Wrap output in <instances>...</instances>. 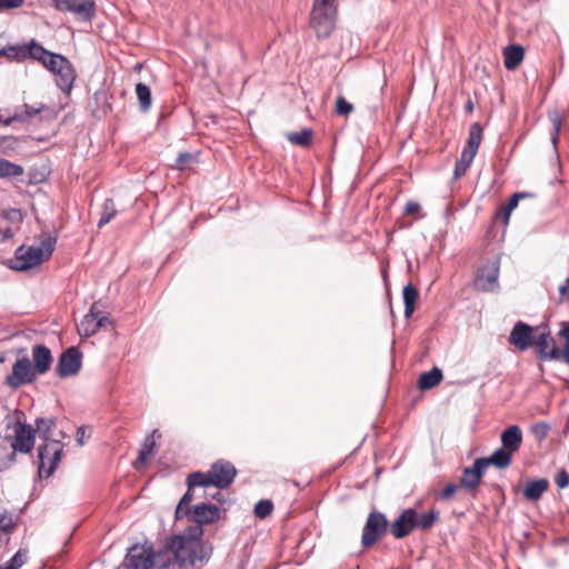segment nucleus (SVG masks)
Segmentation results:
<instances>
[{"label":"nucleus","mask_w":569,"mask_h":569,"mask_svg":"<svg viewBox=\"0 0 569 569\" xmlns=\"http://www.w3.org/2000/svg\"><path fill=\"white\" fill-rule=\"evenodd\" d=\"M549 481L545 478L529 481L523 489V497L528 501H537L548 490Z\"/></svg>","instance_id":"25"},{"label":"nucleus","mask_w":569,"mask_h":569,"mask_svg":"<svg viewBox=\"0 0 569 569\" xmlns=\"http://www.w3.org/2000/svg\"><path fill=\"white\" fill-rule=\"evenodd\" d=\"M3 121H4V120L0 117V123H3Z\"/></svg>","instance_id":"64"},{"label":"nucleus","mask_w":569,"mask_h":569,"mask_svg":"<svg viewBox=\"0 0 569 569\" xmlns=\"http://www.w3.org/2000/svg\"><path fill=\"white\" fill-rule=\"evenodd\" d=\"M405 302V317L410 318L415 311V303L419 297V291L411 283L407 284L402 291Z\"/></svg>","instance_id":"33"},{"label":"nucleus","mask_w":569,"mask_h":569,"mask_svg":"<svg viewBox=\"0 0 569 569\" xmlns=\"http://www.w3.org/2000/svg\"><path fill=\"white\" fill-rule=\"evenodd\" d=\"M221 509L216 505L201 502L186 509L184 517L198 525H211L220 519Z\"/></svg>","instance_id":"10"},{"label":"nucleus","mask_w":569,"mask_h":569,"mask_svg":"<svg viewBox=\"0 0 569 569\" xmlns=\"http://www.w3.org/2000/svg\"><path fill=\"white\" fill-rule=\"evenodd\" d=\"M26 551L19 550L7 562L10 563L13 568L19 569L26 562Z\"/></svg>","instance_id":"53"},{"label":"nucleus","mask_w":569,"mask_h":569,"mask_svg":"<svg viewBox=\"0 0 569 569\" xmlns=\"http://www.w3.org/2000/svg\"><path fill=\"white\" fill-rule=\"evenodd\" d=\"M156 563V555L144 546H132L124 559V566L128 569H150Z\"/></svg>","instance_id":"13"},{"label":"nucleus","mask_w":569,"mask_h":569,"mask_svg":"<svg viewBox=\"0 0 569 569\" xmlns=\"http://www.w3.org/2000/svg\"><path fill=\"white\" fill-rule=\"evenodd\" d=\"M439 517L440 512L437 509H431L428 512L422 513H419L416 510L415 529L428 531L436 525V522L439 520Z\"/></svg>","instance_id":"28"},{"label":"nucleus","mask_w":569,"mask_h":569,"mask_svg":"<svg viewBox=\"0 0 569 569\" xmlns=\"http://www.w3.org/2000/svg\"><path fill=\"white\" fill-rule=\"evenodd\" d=\"M117 214L116 206L112 199H107L102 207L101 217L98 221V227L102 228L107 223L110 222L112 218Z\"/></svg>","instance_id":"40"},{"label":"nucleus","mask_w":569,"mask_h":569,"mask_svg":"<svg viewBox=\"0 0 569 569\" xmlns=\"http://www.w3.org/2000/svg\"><path fill=\"white\" fill-rule=\"evenodd\" d=\"M152 569H180L179 563H172V558L168 552H158L156 563Z\"/></svg>","instance_id":"41"},{"label":"nucleus","mask_w":569,"mask_h":569,"mask_svg":"<svg viewBox=\"0 0 569 569\" xmlns=\"http://www.w3.org/2000/svg\"><path fill=\"white\" fill-rule=\"evenodd\" d=\"M420 210V204L416 201H408L405 206L403 213L407 216L416 214Z\"/></svg>","instance_id":"56"},{"label":"nucleus","mask_w":569,"mask_h":569,"mask_svg":"<svg viewBox=\"0 0 569 569\" xmlns=\"http://www.w3.org/2000/svg\"><path fill=\"white\" fill-rule=\"evenodd\" d=\"M502 448L517 452L522 443V431L519 426L512 425L506 428L500 436Z\"/></svg>","instance_id":"22"},{"label":"nucleus","mask_w":569,"mask_h":569,"mask_svg":"<svg viewBox=\"0 0 569 569\" xmlns=\"http://www.w3.org/2000/svg\"><path fill=\"white\" fill-rule=\"evenodd\" d=\"M442 377V371L439 368L433 367L430 371L420 375L418 386L421 390H429L439 385Z\"/></svg>","instance_id":"32"},{"label":"nucleus","mask_w":569,"mask_h":569,"mask_svg":"<svg viewBox=\"0 0 569 569\" xmlns=\"http://www.w3.org/2000/svg\"><path fill=\"white\" fill-rule=\"evenodd\" d=\"M23 221L21 210L10 208L0 210V243L11 239Z\"/></svg>","instance_id":"11"},{"label":"nucleus","mask_w":569,"mask_h":569,"mask_svg":"<svg viewBox=\"0 0 569 569\" xmlns=\"http://www.w3.org/2000/svg\"><path fill=\"white\" fill-rule=\"evenodd\" d=\"M37 372L32 368L31 361L27 356L17 359L12 366L11 375L7 376L6 383L12 389L31 383L37 378Z\"/></svg>","instance_id":"7"},{"label":"nucleus","mask_w":569,"mask_h":569,"mask_svg":"<svg viewBox=\"0 0 569 569\" xmlns=\"http://www.w3.org/2000/svg\"><path fill=\"white\" fill-rule=\"evenodd\" d=\"M187 486L188 489L186 493L180 499L177 509H176V519H182L184 518L186 509L191 508L190 503L193 500V488L194 487H202L200 483H192V473H190L187 478Z\"/></svg>","instance_id":"27"},{"label":"nucleus","mask_w":569,"mask_h":569,"mask_svg":"<svg viewBox=\"0 0 569 569\" xmlns=\"http://www.w3.org/2000/svg\"><path fill=\"white\" fill-rule=\"evenodd\" d=\"M36 430L30 425L18 423L14 437L11 439V447L17 452L29 453L34 445Z\"/></svg>","instance_id":"17"},{"label":"nucleus","mask_w":569,"mask_h":569,"mask_svg":"<svg viewBox=\"0 0 569 569\" xmlns=\"http://www.w3.org/2000/svg\"><path fill=\"white\" fill-rule=\"evenodd\" d=\"M1 57H7L11 60L23 61L24 60V44L22 46H10L2 49Z\"/></svg>","instance_id":"43"},{"label":"nucleus","mask_w":569,"mask_h":569,"mask_svg":"<svg viewBox=\"0 0 569 569\" xmlns=\"http://www.w3.org/2000/svg\"><path fill=\"white\" fill-rule=\"evenodd\" d=\"M273 511V503L269 499L260 500L254 506V516L259 519H266Z\"/></svg>","instance_id":"42"},{"label":"nucleus","mask_w":569,"mask_h":569,"mask_svg":"<svg viewBox=\"0 0 569 569\" xmlns=\"http://www.w3.org/2000/svg\"><path fill=\"white\" fill-rule=\"evenodd\" d=\"M236 476L237 469L231 462L218 460L207 472H192V483H200L203 488L213 486L224 489L233 482Z\"/></svg>","instance_id":"3"},{"label":"nucleus","mask_w":569,"mask_h":569,"mask_svg":"<svg viewBox=\"0 0 569 569\" xmlns=\"http://www.w3.org/2000/svg\"><path fill=\"white\" fill-rule=\"evenodd\" d=\"M457 490H458V486L456 483H448L442 489V491L440 493V498L443 500H449L455 496Z\"/></svg>","instance_id":"55"},{"label":"nucleus","mask_w":569,"mask_h":569,"mask_svg":"<svg viewBox=\"0 0 569 569\" xmlns=\"http://www.w3.org/2000/svg\"><path fill=\"white\" fill-rule=\"evenodd\" d=\"M66 57L61 56V54H58V53H53V52H50L49 54H47L46 59L41 62L43 64V67H46L49 71H51L52 73L56 72L57 68L59 64H61L63 62Z\"/></svg>","instance_id":"48"},{"label":"nucleus","mask_w":569,"mask_h":569,"mask_svg":"<svg viewBox=\"0 0 569 569\" xmlns=\"http://www.w3.org/2000/svg\"><path fill=\"white\" fill-rule=\"evenodd\" d=\"M6 9H16L23 4V0H3Z\"/></svg>","instance_id":"59"},{"label":"nucleus","mask_w":569,"mask_h":569,"mask_svg":"<svg viewBox=\"0 0 569 569\" xmlns=\"http://www.w3.org/2000/svg\"><path fill=\"white\" fill-rule=\"evenodd\" d=\"M6 9L3 0H0V10Z\"/></svg>","instance_id":"63"},{"label":"nucleus","mask_w":569,"mask_h":569,"mask_svg":"<svg viewBox=\"0 0 569 569\" xmlns=\"http://www.w3.org/2000/svg\"><path fill=\"white\" fill-rule=\"evenodd\" d=\"M560 336L563 337L566 341L563 350L560 352V358L569 365V325H566L560 330Z\"/></svg>","instance_id":"50"},{"label":"nucleus","mask_w":569,"mask_h":569,"mask_svg":"<svg viewBox=\"0 0 569 569\" xmlns=\"http://www.w3.org/2000/svg\"><path fill=\"white\" fill-rule=\"evenodd\" d=\"M353 104L346 100L343 96H338L336 100V113L340 117H348L353 111Z\"/></svg>","instance_id":"46"},{"label":"nucleus","mask_w":569,"mask_h":569,"mask_svg":"<svg viewBox=\"0 0 569 569\" xmlns=\"http://www.w3.org/2000/svg\"><path fill=\"white\" fill-rule=\"evenodd\" d=\"M525 50L519 44H510L503 49V64L507 70H515L523 60Z\"/></svg>","instance_id":"23"},{"label":"nucleus","mask_w":569,"mask_h":569,"mask_svg":"<svg viewBox=\"0 0 569 569\" xmlns=\"http://www.w3.org/2000/svg\"><path fill=\"white\" fill-rule=\"evenodd\" d=\"M23 172L22 166L0 158V179L20 177Z\"/></svg>","instance_id":"34"},{"label":"nucleus","mask_w":569,"mask_h":569,"mask_svg":"<svg viewBox=\"0 0 569 569\" xmlns=\"http://www.w3.org/2000/svg\"><path fill=\"white\" fill-rule=\"evenodd\" d=\"M54 74L57 77L58 87L62 91L69 92L76 80V72L67 58H64L63 62L58 66Z\"/></svg>","instance_id":"21"},{"label":"nucleus","mask_w":569,"mask_h":569,"mask_svg":"<svg viewBox=\"0 0 569 569\" xmlns=\"http://www.w3.org/2000/svg\"><path fill=\"white\" fill-rule=\"evenodd\" d=\"M486 469L485 461L480 458L476 459L471 467H467L462 470L460 478L461 487L475 495Z\"/></svg>","instance_id":"15"},{"label":"nucleus","mask_w":569,"mask_h":569,"mask_svg":"<svg viewBox=\"0 0 569 569\" xmlns=\"http://www.w3.org/2000/svg\"><path fill=\"white\" fill-rule=\"evenodd\" d=\"M388 530L390 531V527L386 515L380 511L372 510L369 513L362 530V547L369 548L373 546L387 535Z\"/></svg>","instance_id":"5"},{"label":"nucleus","mask_w":569,"mask_h":569,"mask_svg":"<svg viewBox=\"0 0 569 569\" xmlns=\"http://www.w3.org/2000/svg\"><path fill=\"white\" fill-rule=\"evenodd\" d=\"M203 535V529L201 525H192L189 526L183 535H180L186 539V541H194V542H201L200 538Z\"/></svg>","instance_id":"47"},{"label":"nucleus","mask_w":569,"mask_h":569,"mask_svg":"<svg viewBox=\"0 0 569 569\" xmlns=\"http://www.w3.org/2000/svg\"><path fill=\"white\" fill-rule=\"evenodd\" d=\"M14 523L12 518L7 513H0V531L9 533L13 530Z\"/></svg>","instance_id":"52"},{"label":"nucleus","mask_w":569,"mask_h":569,"mask_svg":"<svg viewBox=\"0 0 569 569\" xmlns=\"http://www.w3.org/2000/svg\"><path fill=\"white\" fill-rule=\"evenodd\" d=\"M49 53L50 51L44 49L40 43H38L34 40H32L28 44H24V60L31 58L33 60L42 62Z\"/></svg>","instance_id":"35"},{"label":"nucleus","mask_w":569,"mask_h":569,"mask_svg":"<svg viewBox=\"0 0 569 569\" xmlns=\"http://www.w3.org/2000/svg\"><path fill=\"white\" fill-rule=\"evenodd\" d=\"M335 1L336 0H315L313 8H336Z\"/></svg>","instance_id":"57"},{"label":"nucleus","mask_w":569,"mask_h":569,"mask_svg":"<svg viewBox=\"0 0 569 569\" xmlns=\"http://www.w3.org/2000/svg\"><path fill=\"white\" fill-rule=\"evenodd\" d=\"M107 327H112L109 313L98 310L97 306L92 305L77 329L80 336L88 338L96 335L99 329Z\"/></svg>","instance_id":"6"},{"label":"nucleus","mask_w":569,"mask_h":569,"mask_svg":"<svg viewBox=\"0 0 569 569\" xmlns=\"http://www.w3.org/2000/svg\"><path fill=\"white\" fill-rule=\"evenodd\" d=\"M287 139L292 143L301 147H308L312 141V130L305 128L300 131L289 132Z\"/></svg>","instance_id":"38"},{"label":"nucleus","mask_w":569,"mask_h":569,"mask_svg":"<svg viewBox=\"0 0 569 569\" xmlns=\"http://www.w3.org/2000/svg\"><path fill=\"white\" fill-rule=\"evenodd\" d=\"M172 558V563L182 567H201L208 560L210 552L201 542L186 541L181 536H173L168 539L164 550Z\"/></svg>","instance_id":"1"},{"label":"nucleus","mask_w":569,"mask_h":569,"mask_svg":"<svg viewBox=\"0 0 569 569\" xmlns=\"http://www.w3.org/2000/svg\"><path fill=\"white\" fill-rule=\"evenodd\" d=\"M310 26L318 38H328L336 26V8H312Z\"/></svg>","instance_id":"9"},{"label":"nucleus","mask_w":569,"mask_h":569,"mask_svg":"<svg viewBox=\"0 0 569 569\" xmlns=\"http://www.w3.org/2000/svg\"><path fill=\"white\" fill-rule=\"evenodd\" d=\"M533 345L537 346L541 359H560V351L549 331H542L535 337Z\"/></svg>","instance_id":"19"},{"label":"nucleus","mask_w":569,"mask_h":569,"mask_svg":"<svg viewBox=\"0 0 569 569\" xmlns=\"http://www.w3.org/2000/svg\"><path fill=\"white\" fill-rule=\"evenodd\" d=\"M33 369L38 375H43L49 371L53 358L50 349L44 345H36L32 348Z\"/></svg>","instance_id":"20"},{"label":"nucleus","mask_w":569,"mask_h":569,"mask_svg":"<svg viewBox=\"0 0 569 569\" xmlns=\"http://www.w3.org/2000/svg\"><path fill=\"white\" fill-rule=\"evenodd\" d=\"M156 438H160V433L157 429H154L149 436L146 437L140 450L139 456L133 463L136 469H139L141 465H143L149 457L153 455V450L156 448Z\"/></svg>","instance_id":"24"},{"label":"nucleus","mask_w":569,"mask_h":569,"mask_svg":"<svg viewBox=\"0 0 569 569\" xmlns=\"http://www.w3.org/2000/svg\"><path fill=\"white\" fill-rule=\"evenodd\" d=\"M0 569H16L10 563L6 562L4 565L0 566Z\"/></svg>","instance_id":"61"},{"label":"nucleus","mask_w":569,"mask_h":569,"mask_svg":"<svg viewBox=\"0 0 569 569\" xmlns=\"http://www.w3.org/2000/svg\"><path fill=\"white\" fill-rule=\"evenodd\" d=\"M416 509L407 508L405 509L397 519H395L390 527V533L396 539H402L409 536L415 530V520H416Z\"/></svg>","instance_id":"14"},{"label":"nucleus","mask_w":569,"mask_h":569,"mask_svg":"<svg viewBox=\"0 0 569 569\" xmlns=\"http://www.w3.org/2000/svg\"><path fill=\"white\" fill-rule=\"evenodd\" d=\"M476 154L462 150L459 160L455 164L453 178L459 179L467 172Z\"/></svg>","instance_id":"39"},{"label":"nucleus","mask_w":569,"mask_h":569,"mask_svg":"<svg viewBox=\"0 0 569 569\" xmlns=\"http://www.w3.org/2000/svg\"><path fill=\"white\" fill-rule=\"evenodd\" d=\"M44 109H47V107H46V104H43L41 102H38V103L33 104V106L24 104L23 106V112H16L13 116L8 117L7 119H4L3 124L4 126H9L14 120L24 121L27 119L33 118L34 116H37L38 113H40Z\"/></svg>","instance_id":"29"},{"label":"nucleus","mask_w":569,"mask_h":569,"mask_svg":"<svg viewBox=\"0 0 569 569\" xmlns=\"http://www.w3.org/2000/svg\"><path fill=\"white\" fill-rule=\"evenodd\" d=\"M555 482L560 489H565L569 486V475L565 469L557 472Z\"/></svg>","instance_id":"54"},{"label":"nucleus","mask_w":569,"mask_h":569,"mask_svg":"<svg viewBox=\"0 0 569 569\" xmlns=\"http://www.w3.org/2000/svg\"><path fill=\"white\" fill-rule=\"evenodd\" d=\"M499 266L492 262L478 270L475 279V287L477 290L490 292L498 288Z\"/></svg>","instance_id":"16"},{"label":"nucleus","mask_w":569,"mask_h":569,"mask_svg":"<svg viewBox=\"0 0 569 569\" xmlns=\"http://www.w3.org/2000/svg\"><path fill=\"white\" fill-rule=\"evenodd\" d=\"M88 437L86 433V427L81 426L77 430V442L79 446H82L84 443V438Z\"/></svg>","instance_id":"58"},{"label":"nucleus","mask_w":569,"mask_h":569,"mask_svg":"<svg viewBox=\"0 0 569 569\" xmlns=\"http://www.w3.org/2000/svg\"><path fill=\"white\" fill-rule=\"evenodd\" d=\"M17 451L11 447L9 437L0 438V470L7 469L16 461Z\"/></svg>","instance_id":"30"},{"label":"nucleus","mask_w":569,"mask_h":569,"mask_svg":"<svg viewBox=\"0 0 569 569\" xmlns=\"http://www.w3.org/2000/svg\"><path fill=\"white\" fill-rule=\"evenodd\" d=\"M559 290L561 295H566L567 290H569V278L566 281V286H561Z\"/></svg>","instance_id":"60"},{"label":"nucleus","mask_w":569,"mask_h":569,"mask_svg":"<svg viewBox=\"0 0 569 569\" xmlns=\"http://www.w3.org/2000/svg\"><path fill=\"white\" fill-rule=\"evenodd\" d=\"M482 140V127L479 122H473L469 128V136L467 139V146L463 149L467 152L477 154L479 146Z\"/></svg>","instance_id":"31"},{"label":"nucleus","mask_w":569,"mask_h":569,"mask_svg":"<svg viewBox=\"0 0 569 569\" xmlns=\"http://www.w3.org/2000/svg\"><path fill=\"white\" fill-rule=\"evenodd\" d=\"M136 94L139 100L141 111L147 112L152 102L150 88L147 84L139 82L136 84Z\"/></svg>","instance_id":"37"},{"label":"nucleus","mask_w":569,"mask_h":569,"mask_svg":"<svg viewBox=\"0 0 569 569\" xmlns=\"http://www.w3.org/2000/svg\"><path fill=\"white\" fill-rule=\"evenodd\" d=\"M467 109H468L469 111H471V110H472V102H471V101H468V103H467Z\"/></svg>","instance_id":"62"},{"label":"nucleus","mask_w":569,"mask_h":569,"mask_svg":"<svg viewBox=\"0 0 569 569\" xmlns=\"http://www.w3.org/2000/svg\"><path fill=\"white\" fill-rule=\"evenodd\" d=\"M82 355L76 347L68 348L59 357L56 372L60 378H68L77 375L81 369Z\"/></svg>","instance_id":"12"},{"label":"nucleus","mask_w":569,"mask_h":569,"mask_svg":"<svg viewBox=\"0 0 569 569\" xmlns=\"http://www.w3.org/2000/svg\"><path fill=\"white\" fill-rule=\"evenodd\" d=\"M57 242V238L50 233H43L40 238V246H20L14 252V261L11 268L17 271H26L48 260Z\"/></svg>","instance_id":"2"},{"label":"nucleus","mask_w":569,"mask_h":569,"mask_svg":"<svg viewBox=\"0 0 569 569\" xmlns=\"http://www.w3.org/2000/svg\"><path fill=\"white\" fill-rule=\"evenodd\" d=\"M529 194L528 193H525V192H517L515 194L511 196V198L509 199L507 206L503 208V219H505V223H508L509 221V217H510V213L513 209L517 208L518 203H519V200L522 199V198H526L528 197Z\"/></svg>","instance_id":"45"},{"label":"nucleus","mask_w":569,"mask_h":569,"mask_svg":"<svg viewBox=\"0 0 569 569\" xmlns=\"http://www.w3.org/2000/svg\"><path fill=\"white\" fill-rule=\"evenodd\" d=\"M550 430V426L547 422H536L530 427V432L535 437V439L540 443L546 438Z\"/></svg>","instance_id":"44"},{"label":"nucleus","mask_w":569,"mask_h":569,"mask_svg":"<svg viewBox=\"0 0 569 569\" xmlns=\"http://www.w3.org/2000/svg\"><path fill=\"white\" fill-rule=\"evenodd\" d=\"M512 452L505 449L499 448L493 451V453L489 458H481L485 461V467L488 468L490 465L505 469L510 466L512 459Z\"/></svg>","instance_id":"26"},{"label":"nucleus","mask_w":569,"mask_h":569,"mask_svg":"<svg viewBox=\"0 0 569 569\" xmlns=\"http://www.w3.org/2000/svg\"><path fill=\"white\" fill-rule=\"evenodd\" d=\"M194 162H197L194 154L190 152H181L177 158L176 168L179 170H186Z\"/></svg>","instance_id":"49"},{"label":"nucleus","mask_w":569,"mask_h":569,"mask_svg":"<svg viewBox=\"0 0 569 569\" xmlns=\"http://www.w3.org/2000/svg\"><path fill=\"white\" fill-rule=\"evenodd\" d=\"M53 6L62 12H70L81 21L89 22L96 14L93 0H53Z\"/></svg>","instance_id":"8"},{"label":"nucleus","mask_w":569,"mask_h":569,"mask_svg":"<svg viewBox=\"0 0 569 569\" xmlns=\"http://www.w3.org/2000/svg\"><path fill=\"white\" fill-rule=\"evenodd\" d=\"M37 432L39 437L44 441H51L52 429L56 427V419L38 418L36 420Z\"/></svg>","instance_id":"36"},{"label":"nucleus","mask_w":569,"mask_h":569,"mask_svg":"<svg viewBox=\"0 0 569 569\" xmlns=\"http://www.w3.org/2000/svg\"><path fill=\"white\" fill-rule=\"evenodd\" d=\"M550 119H551L552 129H553L552 134H551V141H552V144L556 147L558 139H559V132H560V129L562 126V119L557 113L553 114Z\"/></svg>","instance_id":"51"},{"label":"nucleus","mask_w":569,"mask_h":569,"mask_svg":"<svg viewBox=\"0 0 569 569\" xmlns=\"http://www.w3.org/2000/svg\"><path fill=\"white\" fill-rule=\"evenodd\" d=\"M63 445L60 440L44 441L38 447L39 476L50 477L61 460Z\"/></svg>","instance_id":"4"},{"label":"nucleus","mask_w":569,"mask_h":569,"mask_svg":"<svg viewBox=\"0 0 569 569\" xmlns=\"http://www.w3.org/2000/svg\"><path fill=\"white\" fill-rule=\"evenodd\" d=\"M533 340L532 327L522 321L515 323L508 338L509 343L513 345L519 350H527L529 347L533 346Z\"/></svg>","instance_id":"18"}]
</instances>
